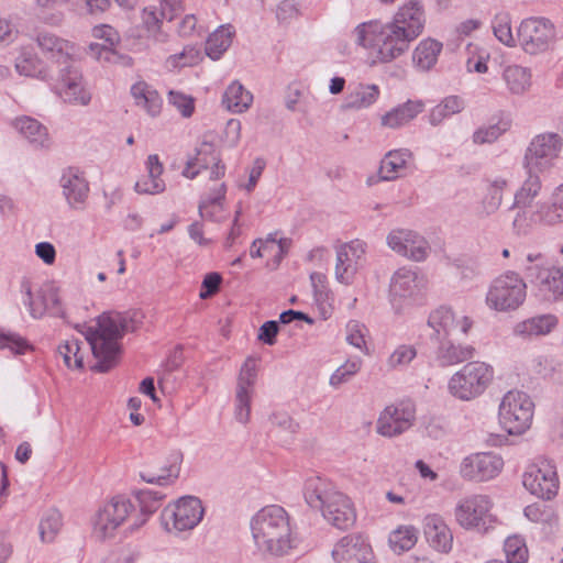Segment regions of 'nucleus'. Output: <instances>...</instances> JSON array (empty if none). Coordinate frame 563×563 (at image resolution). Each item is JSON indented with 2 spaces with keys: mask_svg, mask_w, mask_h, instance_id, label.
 Wrapping results in <instances>:
<instances>
[{
  "mask_svg": "<svg viewBox=\"0 0 563 563\" xmlns=\"http://www.w3.org/2000/svg\"><path fill=\"white\" fill-rule=\"evenodd\" d=\"M426 23L420 1L410 0L398 9L393 21L371 20L356 25L352 32L356 46L366 52L371 66L388 64L409 51L422 33Z\"/></svg>",
  "mask_w": 563,
  "mask_h": 563,
  "instance_id": "f257e3e1",
  "label": "nucleus"
},
{
  "mask_svg": "<svg viewBox=\"0 0 563 563\" xmlns=\"http://www.w3.org/2000/svg\"><path fill=\"white\" fill-rule=\"evenodd\" d=\"M257 551L264 556L283 558L298 550L301 539L292 529L287 511L278 505L260 509L251 520Z\"/></svg>",
  "mask_w": 563,
  "mask_h": 563,
  "instance_id": "f03ea898",
  "label": "nucleus"
},
{
  "mask_svg": "<svg viewBox=\"0 0 563 563\" xmlns=\"http://www.w3.org/2000/svg\"><path fill=\"white\" fill-rule=\"evenodd\" d=\"M136 329L135 321L128 313H102L97 325L88 328L85 336L97 360L92 369L100 373L110 371L120 355V340Z\"/></svg>",
  "mask_w": 563,
  "mask_h": 563,
  "instance_id": "7ed1b4c3",
  "label": "nucleus"
},
{
  "mask_svg": "<svg viewBox=\"0 0 563 563\" xmlns=\"http://www.w3.org/2000/svg\"><path fill=\"white\" fill-rule=\"evenodd\" d=\"M516 265L536 285L543 300L555 301L563 298V267H545L540 253L518 255Z\"/></svg>",
  "mask_w": 563,
  "mask_h": 563,
  "instance_id": "20e7f679",
  "label": "nucleus"
},
{
  "mask_svg": "<svg viewBox=\"0 0 563 563\" xmlns=\"http://www.w3.org/2000/svg\"><path fill=\"white\" fill-rule=\"evenodd\" d=\"M543 184L537 172H527V177L514 195L511 209L516 210L512 227L517 233H527L537 225L540 205L536 201L542 192Z\"/></svg>",
  "mask_w": 563,
  "mask_h": 563,
  "instance_id": "39448f33",
  "label": "nucleus"
},
{
  "mask_svg": "<svg viewBox=\"0 0 563 563\" xmlns=\"http://www.w3.org/2000/svg\"><path fill=\"white\" fill-rule=\"evenodd\" d=\"M494 369L484 362H468L454 373L448 383L449 393L456 399L470 401L481 396L490 385Z\"/></svg>",
  "mask_w": 563,
  "mask_h": 563,
  "instance_id": "423d86ee",
  "label": "nucleus"
},
{
  "mask_svg": "<svg viewBox=\"0 0 563 563\" xmlns=\"http://www.w3.org/2000/svg\"><path fill=\"white\" fill-rule=\"evenodd\" d=\"M205 508L199 498L185 496L168 504L161 512L162 528L169 534L179 537L195 529L202 520Z\"/></svg>",
  "mask_w": 563,
  "mask_h": 563,
  "instance_id": "0eeeda50",
  "label": "nucleus"
},
{
  "mask_svg": "<svg viewBox=\"0 0 563 563\" xmlns=\"http://www.w3.org/2000/svg\"><path fill=\"white\" fill-rule=\"evenodd\" d=\"M527 296V285L515 272H507L490 283L486 305L495 311L507 312L518 309Z\"/></svg>",
  "mask_w": 563,
  "mask_h": 563,
  "instance_id": "6e6552de",
  "label": "nucleus"
},
{
  "mask_svg": "<svg viewBox=\"0 0 563 563\" xmlns=\"http://www.w3.org/2000/svg\"><path fill=\"white\" fill-rule=\"evenodd\" d=\"M492 509L493 501L487 495H468L457 501L454 508L455 521L465 530L484 533L497 521Z\"/></svg>",
  "mask_w": 563,
  "mask_h": 563,
  "instance_id": "1a4fd4ad",
  "label": "nucleus"
},
{
  "mask_svg": "<svg viewBox=\"0 0 563 563\" xmlns=\"http://www.w3.org/2000/svg\"><path fill=\"white\" fill-rule=\"evenodd\" d=\"M534 404L523 391H508L499 406L500 423L509 434H521L532 422Z\"/></svg>",
  "mask_w": 563,
  "mask_h": 563,
  "instance_id": "9d476101",
  "label": "nucleus"
},
{
  "mask_svg": "<svg viewBox=\"0 0 563 563\" xmlns=\"http://www.w3.org/2000/svg\"><path fill=\"white\" fill-rule=\"evenodd\" d=\"M135 511L132 501L125 496H114L104 503L92 518V533L98 540L113 538L115 531Z\"/></svg>",
  "mask_w": 563,
  "mask_h": 563,
  "instance_id": "9b49d317",
  "label": "nucleus"
},
{
  "mask_svg": "<svg viewBox=\"0 0 563 563\" xmlns=\"http://www.w3.org/2000/svg\"><path fill=\"white\" fill-rule=\"evenodd\" d=\"M563 148V139L553 132L540 133L528 144L523 167L527 172L542 173L554 167Z\"/></svg>",
  "mask_w": 563,
  "mask_h": 563,
  "instance_id": "f8f14e48",
  "label": "nucleus"
},
{
  "mask_svg": "<svg viewBox=\"0 0 563 563\" xmlns=\"http://www.w3.org/2000/svg\"><path fill=\"white\" fill-rule=\"evenodd\" d=\"M525 488L532 495L544 500H551L558 495L560 481L554 461L537 457L522 475Z\"/></svg>",
  "mask_w": 563,
  "mask_h": 563,
  "instance_id": "ddd939ff",
  "label": "nucleus"
},
{
  "mask_svg": "<svg viewBox=\"0 0 563 563\" xmlns=\"http://www.w3.org/2000/svg\"><path fill=\"white\" fill-rule=\"evenodd\" d=\"M367 243L355 239L335 246V279L352 285L357 273L366 265Z\"/></svg>",
  "mask_w": 563,
  "mask_h": 563,
  "instance_id": "4468645a",
  "label": "nucleus"
},
{
  "mask_svg": "<svg viewBox=\"0 0 563 563\" xmlns=\"http://www.w3.org/2000/svg\"><path fill=\"white\" fill-rule=\"evenodd\" d=\"M416 420V405L411 400H401L387 406L379 415L376 431L386 438L397 437L409 430Z\"/></svg>",
  "mask_w": 563,
  "mask_h": 563,
  "instance_id": "2eb2a0df",
  "label": "nucleus"
},
{
  "mask_svg": "<svg viewBox=\"0 0 563 563\" xmlns=\"http://www.w3.org/2000/svg\"><path fill=\"white\" fill-rule=\"evenodd\" d=\"M424 288L423 277L416 269L409 267L398 268L390 278L389 301L399 312L409 305Z\"/></svg>",
  "mask_w": 563,
  "mask_h": 563,
  "instance_id": "dca6fc26",
  "label": "nucleus"
},
{
  "mask_svg": "<svg viewBox=\"0 0 563 563\" xmlns=\"http://www.w3.org/2000/svg\"><path fill=\"white\" fill-rule=\"evenodd\" d=\"M555 36L553 25L545 19L523 20L518 29V41L526 53L538 54L549 48Z\"/></svg>",
  "mask_w": 563,
  "mask_h": 563,
  "instance_id": "f3484780",
  "label": "nucleus"
},
{
  "mask_svg": "<svg viewBox=\"0 0 563 563\" xmlns=\"http://www.w3.org/2000/svg\"><path fill=\"white\" fill-rule=\"evenodd\" d=\"M21 292L23 294V303L27 307L33 318H41L46 312L55 317H63L64 312L58 289L55 286L46 285L34 295L31 282L23 279L21 282Z\"/></svg>",
  "mask_w": 563,
  "mask_h": 563,
  "instance_id": "a211bd4d",
  "label": "nucleus"
},
{
  "mask_svg": "<svg viewBox=\"0 0 563 563\" xmlns=\"http://www.w3.org/2000/svg\"><path fill=\"white\" fill-rule=\"evenodd\" d=\"M386 243L398 255L415 262L427 260L431 251L429 242L410 229H393L387 234Z\"/></svg>",
  "mask_w": 563,
  "mask_h": 563,
  "instance_id": "6ab92c4d",
  "label": "nucleus"
},
{
  "mask_svg": "<svg viewBox=\"0 0 563 563\" xmlns=\"http://www.w3.org/2000/svg\"><path fill=\"white\" fill-rule=\"evenodd\" d=\"M504 460L492 452L471 454L460 464V475L467 481L486 482L500 474Z\"/></svg>",
  "mask_w": 563,
  "mask_h": 563,
  "instance_id": "aec40b11",
  "label": "nucleus"
},
{
  "mask_svg": "<svg viewBox=\"0 0 563 563\" xmlns=\"http://www.w3.org/2000/svg\"><path fill=\"white\" fill-rule=\"evenodd\" d=\"M335 563H375V555L367 538L352 533L341 538L332 549Z\"/></svg>",
  "mask_w": 563,
  "mask_h": 563,
  "instance_id": "412c9836",
  "label": "nucleus"
},
{
  "mask_svg": "<svg viewBox=\"0 0 563 563\" xmlns=\"http://www.w3.org/2000/svg\"><path fill=\"white\" fill-rule=\"evenodd\" d=\"M64 65L59 69L60 77L55 86L56 93L65 102L87 106L91 100V95L85 87L81 73L71 60Z\"/></svg>",
  "mask_w": 563,
  "mask_h": 563,
  "instance_id": "4be33fe9",
  "label": "nucleus"
},
{
  "mask_svg": "<svg viewBox=\"0 0 563 563\" xmlns=\"http://www.w3.org/2000/svg\"><path fill=\"white\" fill-rule=\"evenodd\" d=\"M62 195L67 206L73 210H84L89 197L90 186L85 172L78 167L63 169L59 177Z\"/></svg>",
  "mask_w": 563,
  "mask_h": 563,
  "instance_id": "5701e85b",
  "label": "nucleus"
},
{
  "mask_svg": "<svg viewBox=\"0 0 563 563\" xmlns=\"http://www.w3.org/2000/svg\"><path fill=\"white\" fill-rule=\"evenodd\" d=\"M472 324L467 316L457 314L448 306L434 309L428 318V325L433 330L432 338L437 340H444L457 331L467 334Z\"/></svg>",
  "mask_w": 563,
  "mask_h": 563,
  "instance_id": "b1692460",
  "label": "nucleus"
},
{
  "mask_svg": "<svg viewBox=\"0 0 563 563\" xmlns=\"http://www.w3.org/2000/svg\"><path fill=\"white\" fill-rule=\"evenodd\" d=\"M328 504L321 509L323 518L338 529H349L356 520L352 503L342 493L332 495Z\"/></svg>",
  "mask_w": 563,
  "mask_h": 563,
  "instance_id": "393cba45",
  "label": "nucleus"
},
{
  "mask_svg": "<svg viewBox=\"0 0 563 563\" xmlns=\"http://www.w3.org/2000/svg\"><path fill=\"white\" fill-rule=\"evenodd\" d=\"M423 531L431 548L441 553H449L453 545V534L444 519L431 514L423 519Z\"/></svg>",
  "mask_w": 563,
  "mask_h": 563,
  "instance_id": "a878e982",
  "label": "nucleus"
},
{
  "mask_svg": "<svg viewBox=\"0 0 563 563\" xmlns=\"http://www.w3.org/2000/svg\"><path fill=\"white\" fill-rule=\"evenodd\" d=\"M183 454L180 452L172 453L158 470L148 466L140 471L142 481L158 486L174 484L180 474Z\"/></svg>",
  "mask_w": 563,
  "mask_h": 563,
  "instance_id": "bb28decb",
  "label": "nucleus"
},
{
  "mask_svg": "<svg viewBox=\"0 0 563 563\" xmlns=\"http://www.w3.org/2000/svg\"><path fill=\"white\" fill-rule=\"evenodd\" d=\"M147 174L142 176L134 186L140 195H158L166 188L165 181L162 179L164 166L158 155L151 154L145 162Z\"/></svg>",
  "mask_w": 563,
  "mask_h": 563,
  "instance_id": "cd10ccee",
  "label": "nucleus"
},
{
  "mask_svg": "<svg viewBox=\"0 0 563 563\" xmlns=\"http://www.w3.org/2000/svg\"><path fill=\"white\" fill-rule=\"evenodd\" d=\"M412 157L413 155L408 148L389 151L380 162L379 179L390 181L404 176Z\"/></svg>",
  "mask_w": 563,
  "mask_h": 563,
  "instance_id": "c85d7f7f",
  "label": "nucleus"
},
{
  "mask_svg": "<svg viewBox=\"0 0 563 563\" xmlns=\"http://www.w3.org/2000/svg\"><path fill=\"white\" fill-rule=\"evenodd\" d=\"M435 351V362L441 367L453 366L470 361L475 355V347L470 344H454L446 339L439 340Z\"/></svg>",
  "mask_w": 563,
  "mask_h": 563,
  "instance_id": "c756f323",
  "label": "nucleus"
},
{
  "mask_svg": "<svg viewBox=\"0 0 563 563\" xmlns=\"http://www.w3.org/2000/svg\"><path fill=\"white\" fill-rule=\"evenodd\" d=\"M339 493L331 482L320 476L309 477L305 483L303 496L307 504L320 511L330 501L332 495Z\"/></svg>",
  "mask_w": 563,
  "mask_h": 563,
  "instance_id": "7c9ffc66",
  "label": "nucleus"
},
{
  "mask_svg": "<svg viewBox=\"0 0 563 563\" xmlns=\"http://www.w3.org/2000/svg\"><path fill=\"white\" fill-rule=\"evenodd\" d=\"M15 130L35 148H48L51 137L47 128L31 117H20L13 122Z\"/></svg>",
  "mask_w": 563,
  "mask_h": 563,
  "instance_id": "2f4dec72",
  "label": "nucleus"
},
{
  "mask_svg": "<svg viewBox=\"0 0 563 563\" xmlns=\"http://www.w3.org/2000/svg\"><path fill=\"white\" fill-rule=\"evenodd\" d=\"M554 314H540L518 322L514 328V334L522 339H533L548 335L558 325Z\"/></svg>",
  "mask_w": 563,
  "mask_h": 563,
  "instance_id": "473e14b6",
  "label": "nucleus"
},
{
  "mask_svg": "<svg viewBox=\"0 0 563 563\" xmlns=\"http://www.w3.org/2000/svg\"><path fill=\"white\" fill-rule=\"evenodd\" d=\"M423 108L424 103L421 100H408L386 112L380 119V124L388 129H399L410 123Z\"/></svg>",
  "mask_w": 563,
  "mask_h": 563,
  "instance_id": "72a5a7b5",
  "label": "nucleus"
},
{
  "mask_svg": "<svg viewBox=\"0 0 563 563\" xmlns=\"http://www.w3.org/2000/svg\"><path fill=\"white\" fill-rule=\"evenodd\" d=\"M36 41L38 47L47 58L54 59L60 65L70 62L74 46L68 41L47 32L40 33Z\"/></svg>",
  "mask_w": 563,
  "mask_h": 563,
  "instance_id": "f704fd0d",
  "label": "nucleus"
},
{
  "mask_svg": "<svg viewBox=\"0 0 563 563\" xmlns=\"http://www.w3.org/2000/svg\"><path fill=\"white\" fill-rule=\"evenodd\" d=\"M563 223V184L556 186L549 200L540 205L537 225L555 227Z\"/></svg>",
  "mask_w": 563,
  "mask_h": 563,
  "instance_id": "c9c22d12",
  "label": "nucleus"
},
{
  "mask_svg": "<svg viewBox=\"0 0 563 563\" xmlns=\"http://www.w3.org/2000/svg\"><path fill=\"white\" fill-rule=\"evenodd\" d=\"M379 93L377 85L360 84L346 95L341 107L343 110L366 109L377 101Z\"/></svg>",
  "mask_w": 563,
  "mask_h": 563,
  "instance_id": "e433bc0d",
  "label": "nucleus"
},
{
  "mask_svg": "<svg viewBox=\"0 0 563 563\" xmlns=\"http://www.w3.org/2000/svg\"><path fill=\"white\" fill-rule=\"evenodd\" d=\"M131 95L135 104L143 108L150 115L155 117L161 112L162 98L158 92L144 81H139L131 87Z\"/></svg>",
  "mask_w": 563,
  "mask_h": 563,
  "instance_id": "4c0bfd02",
  "label": "nucleus"
},
{
  "mask_svg": "<svg viewBox=\"0 0 563 563\" xmlns=\"http://www.w3.org/2000/svg\"><path fill=\"white\" fill-rule=\"evenodd\" d=\"M441 51L442 43L432 38L422 40L413 51L412 62L418 69L430 70L437 64Z\"/></svg>",
  "mask_w": 563,
  "mask_h": 563,
  "instance_id": "58836bf2",
  "label": "nucleus"
},
{
  "mask_svg": "<svg viewBox=\"0 0 563 563\" xmlns=\"http://www.w3.org/2000/svg\"><path fill=\"white\" fill-rule=\"evenodd\" d=\"M503 80L512 95H523L531 87V73L519 65H508L503 70Z\"/></svg>",
  "mask_w": 563,
  "mask_h": 563,
  "instance_id": "ea45409f",
  "label": "nucleus"
},
{
  "mask_svg": "<svg viewBox=\"0 0 563 563\" xmlns=\"http://www.w3.org/2000/svg\"><path fill=\"white\" fill-rule=\"evenodd\" d=\"M252 102L253 95L239 81L230 84L222 98L223 106L234 113H242L246 111L251 107Z\"/></svg>",
  "mask_w": 563,
  "mask_h": 563,
  "instance_id": "a19ab883",
  "label": "nucleus"
},
{
  "mask_svg": "<svg viewBox=\"0 0 563 563\" xmlns=\"http://www.w3.org/2000/svg\"><path fill=\"white\" fill-rule=\"evenodd\" d=\"M164 497V494L152 489H141L140 492H137L136 498L140 503L141 509L133 525L130 527V530L133 531L144 526L145 522L148 520L150 516L156 511L161 500Z\"/></svg>",
  "mask_w": 563,
  "mask_h": 563,
  "instance_id": "79ce46f5",
  "label": "nucleus"
},
{
  "mask_svg": "<svg viewBox=\"0 0 563 563\" xmlns=\"http://www.w3.org/2000/svg\"><path fill=\"white\" fill-rule=\"evenodd\" d=\"M465 102L459 96H448L430 110L428 120L433 126L440 125L444 120L464 110Z\"/></svg>",
  "mask_w": 563,
  "mask_h": 563,
  "instance_id": "37998d69",
  "label": "nucleus"
},
{
  "mask_svg": "<svg viewBox=\"0 0 563 563\" xmlns=\"http://www.w3.org/2000/svg\"><path fill=\"white\" fill-rule=\"evenodd\" d=\"M231 25H222L209 35L206 42V54L213 60L219 59L232 43Z\"/></svg>",
  "mask_w": 563,
  "mask_h": 563,
  "instance_id": "c03bdc74",
  "label": "nucleus"
},
{
  "mask_svg": "<svg viewBox=\"0 0 563 563\" xmlns=\"http://www.w3.org/2000/svg\"><path fill=\"white\" fill-rule=\"evenodd\" d=\"M506 187L507 180L504 178H497L488 184L481 202V214L490 216L499 209Z\"/></svg>",
  "mask_w": 563,
  "mask_h": 563,
  "instance_id": "a18cd8bd",
  "label": "nucleus"
},
{
  "mask_svg": "<svg viewBox=\"0 0 563 563\" xmlns=\"http://www.w3.org/2000/svg\"><path fill=\"white\" fill-rule=\"evenodd\" d=\"M418 540V530L413 526H399L390 532L388 542L395 553L409 551Z\"/></svg>",
  "mask_w": 563,
  "mask_h": 563,
  "instance_id": "49530a36",
  "label": "nucleus"
},
{
  "mask_svg": "<svg viewBox=\"0 0 563 563\" xmlns=\"http://www.w3.org/2000/svg\"><path fill=\"white\" fill-rule=\"evenodd\" d=\"M504 553L506 563H527L529 551L526 540L520 534H512L504 541Z\"/></svg>",
  "mask_w": 563,
  "mask_h": 563,
  "instance_id": "de8ad7c7",
  "label": "nucleus"
},
{
  "mask_svg": "<svg viewBox=\"0 0 563 563\" xmlns=\"http://www.w3.org/2000/svg\"><path fill=\"white\" fill-rule=\"evenodd\" d=\"M80 340L70 338L59 344L58 354L63 357L68 368L81 369L84 367V355L80 350Z\"/></svg>",
  "mask_w": 563,
  "mask_h": 563,
  "instance_id": "09e8293b",
  "label": "nucleus"
},
{
  "mask_svg": "<svg viewBox=\"0 0 563 563\" xmlns=\"http://www.w3.org/2000/svg\"><path fill=\"white\" fill-rule=\"evenodd\" d=\"M15 69L20 75L37 77L43 80L47 78V73L44 69L40 59L31 52H22L16 58Z\"/></svg>",
  "mask_w": 563,
  "mask_h": 563,
  "instance_id": "8fccbe9b",
  "label": "nucleus"
},
{
  "mask_svg": "<svg viewBox=\"0 0 563 563\" xmlns=\"http://www.w3.org/2000/svg\"><path fill=\"white\" fill-rule=\"evenodd\" d=\"M62 515L55 509L48 510L40 521L38 530L43 542L51 543L55 540L62 528Z\"/></svg>",
  "mask_w": 563,
  "mask_h": 563,
  "instance_id": "3c124183",
  "label": "nucleus"
},
{
  "mask_svg": "<svg viewBox=\"0 0 563 563\" xmlns=\"http://www.w3.org/2000/svg\"><path fill=\"white\" fill-rule=\"evenodd\" d=\"M508 129L509 124L504 121L483 125L475 130L472 135V141L476 145L492 144L496 142Z\"/></svg>",
  "mask_w": 563,
  "mask_h": 563,
  "instance_id": "603ef678",
  "label": "nucleus"
},
{
  "mask_svg": "<svg viewBox=\"0 0 563 563\" xmlns=\"http://www.w3.org/2000/svg\"><path fill=\"white\" fill-rule=\"evenodd\" d=\"M363 361L360 357L349 358L344 364L338 367L330 376L329 384L333 388L340 387L352 379L362 368Z\"/></svg>",
  "mask_w": 563,
  "mask_h": 563,
  "instance_id": "864d4df0",
  "label": "nucleus"
},
{
  "mask_svg": "<svg viewBox=\"0 0 563 563\" xmlns=\"http://www.w3.org/2000/svg\"><path fill=\"white\" fill-rule=\"evenodd\" d=\"M492 27L494 35L500 43L507 46H515V37L511 31V18L509 13H497L493 19Z\"/></svg>",
  "mask_w": 563,
  "mask_h": 563,
  "instance_id": "5fc2aeb1",
  "label": "nucleus"
},
{
  "mask_svg": "<svg viewBox=\"0 0 563 563\" xmlns=\"http://www.w3.org/2000/svg\"><path fill=\"white\" fill-rule=\"evenodd\" d=\"M523 514L528 520L536 523H547L551 526L558 522V516L554 509L541 503L528 505Z\"/></svg>",
  "mask_w": 563,
  "mask_h": 563,
  "instance_id": "6e6d98bb",
  "label": "nucleus"
},
{
  "mask_svg": "<svg viewBox=\"0 0 563 563\" xmlns=\"http://www.w3.org/2000/svg\"><path fill=\"white\" fill-rule=\"evenodd\" d=\"M258 361L253 356H249L241 366L236 389L254 391V385L257 378Z\"/></svg>",
  "mask_w": 563,
  "mask_h": 563,
  "instance_id": "4d7b16f0",
  "label": "nucleus"
},
{
  "mask_svg": "<svg viewBox=\"0 0 563 563\" xmlns=\"http://www.w3.org/2000/svg\"><path fill=\"white\" fill-rule=\"evenodd\" d=\"M367 332V328L363 323L351 320L346 324V342L364 354H368L369 352L365 340Z\"/></svg>",
  "mask_w": 563,
  "mask_h": 563,
  "instance_id": "13d9d810",
  "label": "nucleus"
},
{
  "mask_svg": "<svg viewBox=\"0 0 563 563\" xmlns=\"http://www.w3.org/2000/svg\"><path fill=\"white\" fill-rule=\"evenodd\" d=\"M92 35L96 38L104 40L107 45L100 46L99 44H91L89 46L90 51L102 48L103 51L109 52L112 47L117 46L120 43V35L118 31L108 24L95 26L92 29Z\"/></svg>",
  "mask_w": 563,
  "mask_h": 563,
  "instance_id": "bf43d9fd",
  "label": "nucleus"
},
{
  "mask_svg": "<svg viewBox=\"0 0 563 563\" xmlns=\"http://www.w3.org/2000/svg\"><path fill=\"white\" fill-rule=\"evenodd\" d=\"M254 391L236 389L235 391V408L234 416L235 419L245 424L250 420L251 415V401Z\"/></svg>",
  "mask_w": 563,
  "mask_h": 563,
  "instance_id": "052dcab7",
  "label": "nucleus"
},
{
  "mask_svg": "<svg viewBox=\"0 0 563 563\" xmlns=\"http://www.w3.org/2000/svg\"><path fill=\"white\" fill-rule=\"evenodd\" d=\"M29 347L27 341L18 333L0 331V350L8 349L13 354H24Z\"/></svg>",
  "mask_w": 563,
  "mask_h": 563,
  "instance_id": "680f3d73",
  "label": "nucleus"
},
{
  "mask_svg": "<svg viewBox=\"0 0 563 563\" xmlns=\"http://www.w3.org/2000/svg\"><path fill=\"white\" fill-rule=\"evenodd\" d=\"M417 355L413 345L401 344L389 355L387 364L390 368L407 366Z\"/></svg>",
  "mask_w": 563,
  "mask_h": 563,
  "instance_id": "e2e57ef3",
  "label": "nucleus"
},
{
  "mask_svg": "<svg viewBox=\"0 0 563 563\" xmlns=\"http://www.w3.org/2000/svg\"><path fill=\"white\" fill-rule=\"evenodd\" d=\"M198 55L199 52L195 47L187 46L181 53L169 56L166 63L173 68L191 66L197 62Z\"/></svg>",
  "mask_w": 563,
  "mask_h": 563,
  "instance_id": "0e129e2a",
  "label": "nucleus"
},
{
  "mask_svg": "<svg viewBox=\"0 0 563 563\" xmlns=\"http://www.w3.org/2000/svg\"><path fill=\"white\" fill-rule=\"evenodd\" d=\"M168 101L176 107L185 118L190 117L194 112V100L181 92L169 91Z\"/></svg>",
  "mask_w": 563,
  "mask_h": 563,
  "instance_id": "69168bd1",
  "label": "nucleus"
},
{
  "mask_svg": "<svg viewBox=\"0 0 563 563\" xmlns=\"http://www.w3.org/2000/svg\"><path fill=\"white\" fill-rule=\"evenodd\" d=\"M241 121L238 119H230L224 129L223 141L229 147H235L241 139Z\"/></svg>",
  "mask_w": 563,
  "mask_h": 563,
  "instance_id": "338daca9",
  "label": "nucleus"
},
{
  "mask_svg": "<svg viewBox=\"0 0 563 563\" xmlns=\"http://www.w3.org/2000/svg\"><path fill=\"white\" fill-rule=\"evenodd\" d=\"M222 277L218 273H209L205 276L202 280L201 291L199 297L201 299H207L214 295L221 285Z\"/></svg>",
  "mask_w": 563,
  "mask_h": 563,
  "instance_id": "774afa93",
  "label": "nucleus"
}]
</instances>
